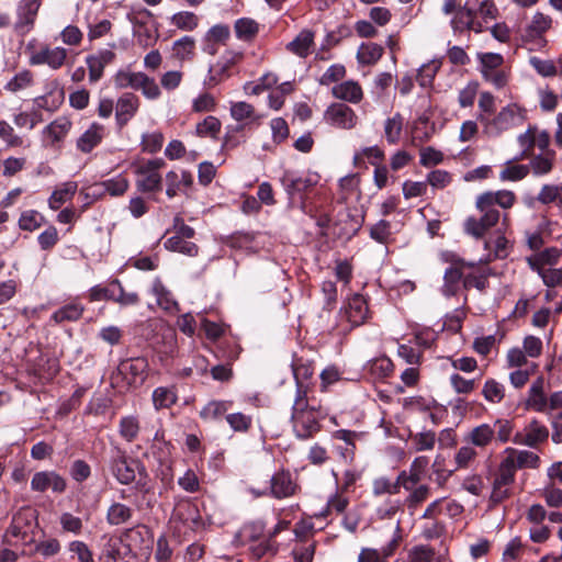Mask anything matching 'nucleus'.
Returning a JSON list of instances; mask_svg holds the SVG:
<instances>
[{"mask_svg":"<svg viewBox=\"0 0 562 562\" xmlns=\"http://www.w3.org/2000/svg\"><path fill=\"white\" fill-rule=\"evenodd\" d=\"M66 487V480L54 471L36 472L31 480V488L41 493L47 490H52L54 493H63Z\"/></svg>","mask_w":562,"mask_h":562,"instance_id":"nucleus-10","label":"nucleus"},{"mask_svg":"<svg viewBox=\"0 0 562 562\" xmlns=\"http://www.w3.org/2000/svg\"><path fill=\"white\" fill-rule=\"evenodd\" d=\"M240 58L239 54L227 53L223 55L214 65L209 68V82L212 86L217 85L229 76L231 68Z\"/></svg>","mask_w":562,"mask_h":562,"instance_id":"nucleus-17","label":"nucleus"},{"mask_svg":"<svg viewBox=\"0 0 562 562\" xmlns=\"http://www.w3.org/2000/svg\"><path fill=\"white\" fill-rule=\"evenodd\" d=\"M441 67V63L438 60H432L427 64H424L417 74V81L423 88L430 87L436 74Z\"/></svg>","mask_w":562,"mask_h":562,"instance_id":"nucleus-51","label":"nucleus"},{"mask_svg":"<svg viewBox=\"0 0 562 562\" xmlns=\"http://www.w3.org/2000/svg\"><path fill=\"white\" fill-rule=\"evenodd\" d=\"M128 187V179L124 175L120 173L113 178L91 186L88 189L87 196L101 198L105 193L111 196H121L127 191Z\"/></svg>","mask_w":562,"mask_h":562,"instance_id":"nucleus-8","label":"nucleus"},{"mask_svg":"<svg viewBox=\"0 0 562 562\" xmlns=\"http://www.w3.org/2000/svg\"><path fill=\"white\" fill-rule=\"evenodd\" d=\"M135 90H140L143 95L149 100H156L161 95L156 80L142 71L139 78H137Z\"/></svg>","mask_w":562,"mask_h":562,"instance_id":"nucleus-38","label":"nucleus"},{"mask_svg":"<svg viewBox=\"0 0 562 562\" xmlns=\"http://www.w3.org/2000/svg\"><path fill=\"white\" fill-rule=\"evenodd\" d=\"M104 126L99 123H92L91 126L78 138L77 148L88 154L98 146L104 136Z\"/></svg>","mask_w":562,"mask_h":562,"instance_id":"nucleus-23","label":"nucleus"},{"mask_svg":"<svg viewBox=\"0 0 562 562\" xmlns=\"http://www.w3.org/2000/svg\"><path fill=\"white\" fill-rule=\"evenodd\" d=\"M482 394L487 402L499 403L504 398L505 390L501 383L494 379H488L484 383Z\"/></svg>","mask_w":562,"mask_h":562,"instance_id":"nucleus-56","label":"nucleus"},{"mask_svg":"<svg viewBox=\"0 0 562 562\" xmlns=\"http://www.w3.org/2000/svg\"><path fill=\"white\" fill-rule=\"evenodd\" d=\"M67 55L68 52L64 47L42 45L32 53L30 64L33 66L47 65L49 68L57 70L64 66Z\"/></svg>","mask_w":562,"mask_h":562,"instance_id":"nucleus-7","label":"nucleus"},{"mask_svg":"<svg viewBox=\"0 0 562 562\" xmlns=\"http://www.w3.org/2000/svg\"><path fill=\"white\" fill-rule=\"evenodd\" d=\"M77 182H65L60 188L56 189L48 199V205L53 210H58L66 201H68L77 191Z\"/></svg>","mask_w":562,"mask_h":562,"instance_id":"nucleus-35","label":"nucleus"},{"mask_svg":"<svg viewBox=\"0 0 562 562\" xmlns=\"http://www.w3.org/2000/svg\"><path fill=\"white\" fill-rule=\"evenodd\" d=\"M113 295H114V297L112 299V301L119 303L122 306L136 305L139 302V297H138L137 293L125 292L121 281L117 279H114Z\"/></svg>","mask_w":562,"mask_h":562,"instance_id":"nucleus-55","label":"nucleus"},{"mask_svg":"<svg viewBox=\"0 0 562 562\" xmlns=\"http://www.w3.org/2000/svg\"><path fill=\"white\" fill-rule=\"evenodd\" d=\"M393 362L386 357L376 358L368 366V370L375 379L387 378L393 371Z\"/></svg>","mask_w":562,"mask_h":562,"instance_id":"nucleus-53","label":"nucleus"},{"mask_svg":"<svg viewBox=\"0 0 562 562\" xmlns=\"http://www.w3.org/2000/svg\"><path fill=\"white\" fill-rule=\"evenodd\" d=\"M296 488L297 485L292 480L290 472L280 471L271 476L269 495L282 499L294 495Z\"/></svg>","mask_w":562,"mask_h":562,"instance_id":"nucleus-13","label":"nucleus"},{"mask_svg":"<svg viewBox=\"0 0 562 562\" xmlns=\"http://www.w3.org/2000/svg\"><path fill=\"white\" fill-rule=\"evenodd\" d=\"M549 430L539 420L532 419L525 428L524 431L517 432L514 436V443L522 445L530 448H536L538 445L548 440Z\"/></svg>","mask_w":562,"mask_h":562,"instance_id":"nucleus-9","label":"nucleus"},{"mask_svg":"<svg viewBox=\"0 0 562 562\" xmlns=\"http://www.w3.org/2000/svg\"><path fill=\"white\" fill-rule=\"evenodd\" d=\"M400 525L397 524L396 533L390 542L381 548V550L374 548H362L358 555L357 562H386L392 557L400 546L401 535Z\"/></svg>","mask_w":562,"mask_h":562,"instance_id":"nucleus-11","label":"nucleus"},{"mask_svg":"<svg viewBox=\"0 0 562 562\" xmlns=\"http://www.w3.org/2000/svg\"><path fill=\"white\" fill-rule=\"evenodd\" d=\"M477 457V452L472 445L462 446L454 456V472L461 469H468Z\"/></svg>","mask_w":562,"mask_h":562,"instance_id":"nucleus-47","label":"nucleus"},{"mask_svg":"<svg viewBox=\"0 0 562 562\" xmlns=\"http://www.w3.org/2000/svg\"><path fill=\"white\" fill-rule=\"evenodd\" d=\"M171 24L181 31L191 32L199 25V16L190 11H180L171 16Z\"/></svg>","mask_w":562,"mask_h":562,"instance_id":"nucleus-41","label":"nucleus"},{"mask_svg":"<svg viewBox=\"0 0 562 562\" xmlns=\"http://www.w3.org/2000/svg\"><path fill=\"white\" fill-rule=\"evenodd\" d=\"M435 550L427 546H416L408 554V562H434Z\"/></svg>","mask_w":562,"mask_h":562,"instance_id":"nucleus-64","label":"nucleus"},{"mask_svg":"<svg viewBox=\"0 0 562 562\" xmlns=\"http://www.w3.org/2000/svg\"><path fill=\"white\" fill-rule=\"evenodd\" d=\"M383 55V47L376 43H363L357 52V59L361 65H373Z\"/></svg>","mask_w":562,"mask_h":562,"instance_id":"nucleus-34","label":"nucleus"},{"mask_svg":"<svg viewBox=\"0 0 562 562\" xmlns=\"http://www.w3.org/2000/svg\"><path fill=\"white\" fill-rule=\"evenodd\" d=\"M282 183L285 188V191L293 195L296 192H302L314 186V181L311 178H303L293 175L292 172H285L282 178Z\"/></svg>","mask_w":562,"mask_h":562,"instance_id":"nucleus-37","label":"nucleus"},{"mask_svg":"<svg viewBox=\"0 0 562 562\" xmlns=\"http://www.w3.org/2000/svg\"><path fill=\"white\" fill-rule=\"evenodd\" d=\"M71 123L66 117H58L48 124L43 133L54 144L60 142L67 135Z\"/></svg>","mask_w":562,"mask_h":562,"instance_id":"nucleus-36","label":"nucleus"},{"mask_svg":"<svg viewBox=\"0 0 562 562\" xmlns=\"http://www.w3.org/2000/svg\"><path fill=\"white\" fill-rule=\"evenodd\" d=\"M368 312L369 308L364 297L356 294L348 301L346 317L352 326H359L367 319Z\"/></svg>","mask_w":562,"mask_h":562,"instance_id":"nucleus-20","label":"nucleus"},{"mask_svg":"<svg viewBox=\"0 0 562 562\" xmlns=\"http://www.w3.org/2000/svg\"><path fill=\"white\" fill-rule=\"evenodd\" d=\"M42 5V0H21L16 9V31H29L35 22L37 12Z\"/></svg>","mask_w":562,"mask_h":562,"instance_id":"nucleus-12","label":"nucleus"},{"mask_svg":"<svg viewBox=\"0 0 562 562\" xmlns=\"http://www.w3.org/2000/svg\"><path fill=\"white\" fill-rule=\"evenodd\" d=\"M234 30L239 40L250 41L257 35L259 25L252 19L240 18L235 22Z\"/></svg>","mask_w":562,"mask_h":562,"instance_id":"nucleus-39","label":"nucleus"},{"mask_svg":"<svg viewBox=\"0 0 562 562\" xmlns=\"http://www.w3.org/2000/svg\"><path fill=\"white\" fill-rule=\"evenodd\" d=\"M44 222L42 214L34 210L25 211L21 214L19 220V226L23 231L33 232L41 227Z\"/></svg>","mask_w":562,"mask_h":562,"instance_id":"nucleus-58","label":"nucleus"},{"mask_svg":"<svg viewBox=\"0 0 562 562\" xmlns=\"http://www.w3.org/2000/svg\"><path fill=\"white\" fill-rule=\"evenodd\" d=\"M314 43V33L311 30H302L296 37L286 45V49L297 55L306 57Z\"/></svg>","mask_w":562,"mask_h":562,"instance_id":"nucleus-27","label":"nucleus"},{"mask_svg":"<svg viewBox=\"0 0 562 562\" xmlns=\"http://www.w3.org/2000/svg\"><path fill=\"white\" fill-rule=\"evenodd\" d=\"M161 158L147 160L137 168V189L142 192H156L161 190V176L159 170L164 168Z\"/></svg>","mask_w":562,"mask_h":562,"instance_id":"nucleus-5","label":"nucleus"},{"mask_svg":"<svg viewBox=\"0 0 562 562\" xmlns=\"http://www.w3.org/2000/svg\"><path fill=\"white\" fill-rule=\"evenodd\" d=\"M172 55L179 61L192 60L195 56V40L186 35L172 44Z\"/></svg>","mask_w":562,"mask_h":562,"instance_id":"nucleus-28","label":"nucleus"},{"mask_svg":"<svg viewBox=\"0 0 562 562\" xmlns=\"http://www.w3.org/2000/svg\"><path fill=\"white\" fill-rule=\"evenodd\" d=\"M552 19L550 15H547L542 12H536L530 21V23L526 26L524 33V40L526 42H537L542 41L544 33H547L552 27Z\"/></svg>","mask_w":562,"mask_h":562,"instance_id":"nucleus-15","label":"nucleus"},{"mask_svg":"<svg viewBox=\"0 0 562 562\" xmlns=\"http://www.w3.org/2000/svg\"><path fill=\"white\" fill-rule=\"evenodd\" d=\"M507 457L512 458L514 468L516 470L524 469V468H530L536 469L539 465L540 459L539 457L528 450H516L513 448L506 449Z\"/></svg>","mask_w":562,"mask_h":562,"instance_id":"nucleus-26","label":"nucleus"},{"mask_svg":"<svg viewBox=\"0 0 562 562\" xmlns=\"http://www.w3.org/2000/svg\"><path fill=\"white\" fill-rule=\"evenodd\" d=\"M177 401V395L172 389L159 386L153 392V403L156 409L169 408Z\"/></svg>","mask_w":562,"mask_h":562,"instance_id":"nucleus-45","label":"nucleus"},{"mask_svg":"<svg viewBox=\"0 0 562 562\" xmlns=\"http://www.w3.org/2000/svg\"><path fill=\"white\" fill-rule=\"evenodd\" d=\"M186 239L187 238H182L181 235H173L165 241L164 246L170 251H178L190 257L196 256L199 247L194 243Z\"/></svg>","mask_w":562,"mask_h":562,"instance_id":"nucleus-33","label":"nucleus"},{"mask_svg":"<svg viewBox=\"0 0 562 562\" xmlns=\"http://www.w3.org/2000/svg\"><path fill=\"white\" fill-rule=\"evenodd\" d=\"M83 311L85 307L80 303H69L55 311L50 319L56 324L76 322L82 316Z\"/></svg>","mask_w":562,"mask_h":562,"instance_id":"nucleus-32","label":"nucleus"},{"mask_svg":"<svg viewBox=\"0 0 562 562\" xmlns=\"http://www.w3.org/2000/svg\"><path fill=\"white\" fill-rule=\"evenodd\" d=\"M229 406L231 402L213 400L202 407L199 415L204 422H217L221 420L222 417L226 414Z\"/></svg>","mask_w":562,"mask_h":562,"instance_id":"nucleus-29","label":"nucleus"},{"mask_svg":"<svg viewBox=\"0 0 562 562\" xmlns=\"http://www.w3.org/2000/svg\"><path fill=\"white\" fill-rule=\"evenodd\" d=\"M324 120L330 126L351 130L358 124L356 112L345 103H333L324 113Z\"/></svg>","mask_w":562,"mask_h":562,"instance_id":"nucleus-6","label":"nucleus"},{"mask_svg":"<svg viewBox=\"0 0 562 562\" xmlns=\"http://www.w3.org/2000/svg\"><path fill=\"white\" fill-rule=\"evenodd\" d=\"M265 526L261 521H254L244 525L236 535L237 541L245 544L258 540L263 533Z\"/></svg>","mask_w":562,"mask_h":562,"instance_id":"nucleus-42","label":"nucleus"},{"mask_svg":"<svg viewBox=\"0 0 562 562\" xmlns=\"http://www.w3.org/2000/svg\"><path fill=\"white\" fill-rule=\"evenodd\" d=\"M177 516H179V518L191 529H198L203 525L202 517L194 505L187 504L181 507L177 513Z\"/></svg>","mask_w":562,"mask_h":562,"instance_id":"nucleus-50","label":"nucleus"},{"mask_svg":"<svg viewBox=\"0 0 562 562\" xmlns=\"http://www.w3.org/2000/svg\"><path fill=\"white\" fill-rule=\"evenodd\" d=\"M465 269L467 268L448 267L445 270L441 293L446 297H451L458 294L461 283L463 284Z\"/></svg>","mask_w":562,"mask_h":562,"instance_id":"nucleus-22","label":"nucleus"},{"mask_svg":"<svg viewBox=\"0 0 562 562\" xmlns=\"http://www.w3.org/2000/svg\"><path fill=\"white\" fill-rule=\"evenodd\" d=\"M526 119V109L517 103H510L502 108L492 117L482 116V132L488 138H498L504 133L521 126Z\"/></svg>","mask_w":562,"mask_h":562,"instance_id":"nucleus-2","label":"nucleus"},{"mask_svg":"<svg viewBox=\"0 0 562 562\" xmlns=\"http://www.w3.org/2000/svg\"><path fill=\"white\" fill-rule=\"evenodd\" d=\"M151 291L161 308L170 313L179 310L172 294L159 279L154 281Z\"/></svg>","mask_w":562,"mask_h":562,"instance_id":"nucleus-31","label":"nucleus"},{"mask_svg":"<svg viewBox=\"0 0 562 562\" xmlns=\"http://www.w3.org/2000/svg\"><path fill=\"white\" fill-rule=\"evenodd\" d=\"M321 413L310 405L301 408H292V424L295 436L300 439H307L316 434L319 426Z\"/></svg>","mask_w":562,"mask_h":562,"instance_id":"nucleus-4","label":"nucleus"},{"mask_svg":"<svg viewBox=\"0 0 562 562\" xmlns=\"http://www.w3.org/2000/svg\"><path fill=\"white\" fill-rule=\"evenodd\" d=\"M464 440L474 448L484 449L495 442L494 432L491 424L483 423L471 430L464 437Z\"/></svg>","mask_w":562,"mask_h":562,"instance_id":"nucleus-19","label":"nucleus"},{"mask_svg":"<svg viewBox=\"0 0 562 562\" xmlns=\"http://www.w3.org/2000/svg\"><path fill=\"white\" fill-rule=\"evenodd\" d=\"M526 405L539 413L547 411L548 398L546 395V381L543 376H538L530 385Z\"/></svg>","mask_w":562,"mask_h":562,"instance_id":"nucleus-18","label":"nucleus"},{"mask_svg":"<svg viewBox=\"0 0 562 562\" xmlns=\"http://www.w3.org/2000/svg\"><path fill=\"white\" fill-rule=\"evenodd\" d=\"M221 122L215 116H206L202 122L196 124L195 131L200 137L216 138L221 131Z\"/></svg>","mask_w":562,"mask_h":562,"instance_id":"nucleus-48","label":"nucleus"},{"mask_svg":"<svg viewBox=\"0 0 562 562\" xmlns=\"http://www.w3.org/2000/svg\"><path fill=\"white\" fill-rule=\"evenodd\" d=\"M555 151L547 150L539 155L530 156L529 172L531 171L535 177H542L549 175L554 166Z\"/></svg>","mask_w":562,"mask_h":562,"instance_id":"nucleus-24","label":"nucleus"},{"mask_svg":"<svg viewBox=\"0 0 562 562\" xmlns=\"http://www.w3.org/2000/svg\"><path fill=\"white\" fill-rule=\"evenodd\" d=\"M110 469L114 477L121 484H130L136 477V472H138L140 479L147 477V471L145 467L136 459L128 458L125 452L121 450H116V453L111 458ZM138 484L144 486L145 483H142L139 480Z\"/></svg>","mask_w":562,"mask_h":562,"instance_id":"nucleus-3","label":"nucleus"},{"mask_svg":"<svg viewBox=\"0 0 562 562\" xmlns=\"http://www.w3.org/2000/svg\"><path fill=\"white\" fill-rule=\"evenodd\" d=\"M508 240L506 237L498 233L496 237L488 238L484 241V248L488 251L484 262H491L495 259H504L508 255Z\"/></svg>","mask_w":562,"mask_h":562,"instance_id":"nucleus-25","label":"nucleus"},{"mask_svg":"<svg viewBox=\"0 0 562 562\" xmlns=\"http://www.w3.org/2000/svg\"><path fill=\"white\" fill-rule=\"evenodd\" d=\"M516 202V195L510 190L486 191L476 196L475 207L480 212V217L469 216L463 223L465 234L475 239H481L494 227L501 217L496 205L508 210Z\"/></svg>","mask_w":562,"mask_h":562,"instance_id":"nucleus-1","label":"nucleus"},{"mask_svg":"<svg viewBox=\"0 0 562 562\" xmlns=\"http://www.w3.org/2000/svg\"><path fill=\"white\" fill-rule=\"evenodd\" d=\"M139 108V99L134 93L122 94L116 102V122L120 127L127 124V122L135 115Z\"/></svg>","mask_w":562,"mask_h":562,"instance_id":"nucleus-16","label":"nucleus"},{"mask_svg":"<svg viewBox=\"0 0 562 562\" xmlns=\"http://www.w3.org/2000/svg\"><path fill=\"white\" fill-rule=\"evenodd\" d=\"M536 133L537 127L530 125L526 132L521 133L517 137V142L522 148L521 157L527 158L530 157L532 154L533 148L536 147Z\"/></svg>","mask_w":562,"mask_h":562,"instance_id":"nucleus-57","label":"nucleus"},{"mask_svg":"<svg viewBox=\"0 0 562 562\" xmlns=\"http://www.w3.org/2000/svg\"><path fill=\"white\" fill-rule=\"evenodd\" d=\"M516 471L512 458H505L499 464L493 483L508 487L514 483Z\"/></svg>","mask_w":562,"mask_h":562,"instance_id":"nucleus-44","label":"nucleus"},{"mask_svg":"<svg viewBox=\"0 0 562 562\" xmlns=\"http://www.w3.org/2000/svg\"><path fill=\"white\" fill-rule=\"evenodd\" d=\"M59 525L64 532L78 536L83 530V522L80 517L72 515L69 512L61 513L59 516Z\"/></svg>","mask_w":562,"mask_h":562,"instance_id":"nucleus-52","label":"nucleus"},{"mask_svg":"<svg viewBox=\"0 0 562 562\" xmlns=\"http://www.w3.org/2000/svg\"><path fill=\"white\" fill-rule=\"evenodd\" d=\"M537 201L544 205L562 202V184H543L537 195Z\"/></svg>","mask_w":562,"mask_h":562,"instance_id":"nucleus-49","label":"nucleus"},{"mask_svg":"<svg viewBox=\"0 0 562 562\" xmlns=\"http://www.w3.org/2000/svg\"><path fill=\"white\" fill-rule=\"evenodd\" d=\"M293 375L295 382H303L310 380L314 374V369L312 363L308 361H303L302 359H296L292 363Z\"/></svg>","mask_w":562,"mask_h":562,"instance_id":"nucleus-61","label":"nucleus"},{"mask_svg":"<svg viewBox=\"0 0 562 562\" xmlns=\"http://www.w3.org/2000/svg\"><path fill=\"white\" fill-rule=\"evenodd\" d=\"M140 426L137 417L125 416L122 417L119 424V432L122 438L127 442L134 441L139 432Z\"/></svg>","mask_w":562,"mask_h":562,"instance_id":"nucleus-43","label":"nucleus"},{"mask_svg":"<svg viewBox=\"0 0 562 562\" xmlns=\"http://www.w3.org/2000/svg\"><path fill=\"white\" fill-rule=\"evenodd\" d=\"M122 540L120 538L110 537L103 544L100 555L101 562H117L121 558Z\"/></svg>","mask_w":562,"mask_h":562,"instance_id":"nucleus-46","label":"nucleus"},{"mask_svg":"<svg viewBox=\"0 0 562 562\" xmlns=\"http://www.w3.org/2000/svg\"><path fill=\"white\" fill-rule=\"evenodd\" d=\"M331 93L336 99H340L353 104L359 103L363 98V91L360 85L353 80L344 81L334 86Z\"/></svg>","mask_w":562,"mask_h":562,"instance_id":"nucleus-21","label":"nucleus"},{"mask_svg":"<svg viewBox=\"0 0 562 562\" xmlns=\"http://www.w3.org/2000/svg\"><path fill=\"white\" fill-rule=\"evenodd\" d=\"M541 495L550 507L562 506V490L553 483H548L541 491Z\"/></svg>","mask_w":562,"mask_h":562,"instance_id":"nucleus-63","label":"nucleus"},{"mask_svg":"<svg viewBox=\"0 0 562 562\" xmlns=\"http://www.w3.org/2000/svg\"><path fill=\"white\" fill-rule=\"evenodd\" d=\"M147 368V360L143 357H138L122 361L119 371L125 376L128 384H136L145 380Z\"/></svg>","mask_w":562,"mask_h":562,"instance_id":"nucleus-14","label":"nucleus"},{"mask_svg":"<svg viewBox=\"0 0 562 562\" xmlns=\"http://www.w3.org/2000/svg\"><path fill=\"white\" fill-rule=\"evenodd\" d=\"M164 135L160 132H153L144 134L142 137L143 151L155 154L162 147Z\"/></svg>","mask_w":562,"mask_h":562,"instance_id":"nucleus-60","label":"nucleus"},{"mask_svg":"<svg viewBox=\"0 0 562 562\" xmlns=\"http://www.w3.org/2000/svg\"><path fill=\"white\" fill-rule=\"evenodd\" d=\"M68 550L77 557L79 562H94L92 551L83 541L74 540L69 542Z\"/></svg>","mask_w":562,"mask_h":562,"instance_id":"nucleus-62","label":"nucleus"},{"mask_svg":"<svg viewBox=\"0 0 562 562\" xmlns=\"http://www.w3.org/2000/svg\"><path fill=\"white\" fill-rule=\"evenodd\" d=\"M133 509L123 503H113L106 512V521L111 526L127 524L133 517Z\"/></svg>","mask_w":562,"mask_h":562,"instance_id":"nucleus-30","label":"nucleus"},{"mask_svg":"<svg viewBox=\"0 0 562 562\" xmlns=\"http://www.w3.org/2000/svg\"><path fill=\"white\" fill-rule=\"evenodd\" d=\"M528 173L529 167L527 165L506 164L499 172V179L502 181H519L525 179Z\"/></svg>","mask_w":562,"mask_h":562,"instance_id":"nucleus-54","label":"nucleus"},{"mask_svg":"<svg viewBox=\"0 0 562 562\" xmlns=\"http://www.w3.org/2000/svg\"><path fill=\"white\" fill-rule=\"evenodd\" d=\"M495 442L505 443L510 439L513 423L508 419H496L492 424Z\"/></svg>","mask_w":562,"mask_h":562,"instance_id":"nucleus-59","label":"nucleus"},{"mask_svg":"<svg viewBox=\"0 0 562 562\" xmlns=\"http://www.w3.org/2000/svg\"><path fill=\"white\" fill-rule=\"evenodd\" d=\"M403 130V117L400 113L389 117L384 123V136L389 144H397Z\"/></svg>","mask_w":562,"mask_h":562,"instance_id":"nucleus-40","label":"nucleus"}]
</instances>
